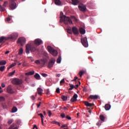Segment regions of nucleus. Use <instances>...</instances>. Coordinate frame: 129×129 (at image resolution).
Listing matches in <instances>:
<instances>
[{"label": "nucleus", "instance_id": "f257e3e1", "mask_svg": "<svg viewBox=\"0 0 129 129\" xmlns=\"http://www.w3.org/2000/svg\"><path fill=\"white\" fill-rule=\"evenodd\" d=\"M30 51L31 52H35L36 51L39 52V49H38L34 44H27L26 46V53L27 54L30 53Z\"/></svg>", "mask_w": 129, "mask_h": 129}, {"label": "nucleus", "instance_id": "f03ea898", "mask_svg": "<svg viewBox=\"0 0 129 129\" xmlns=\"http://www.w3.org/2000/svg\"><path fill=\"white\" fill-rule=\"evenodd\" d=\"M60 22H63L65 24H68L69 23L73 24V21L70 17H66V16L62 18V19L60 20Z\"/></svg>", "mask_w": 129, "mask_h": 129}, {"label": "nucleus", "instance_id": "7ed1b4c3", "mask_svg": "<svg viewBox=\"0 0 129 129\" xmlns=\"http://www.w3.org/2000/svg\"><path fill=\"white\" fill-rule=\"evenodd\" d=\"M81 42L83 46H84V47H85V48H87V47H88L89 45L87 40V38L86 37L81 38Z\"/></svg>", "mask_w": 129, "mask_h": 129}, {"label": "nucleus", "instance_id": "20e7f679", "mask_svg": "<svg viewBox=\"0 0 129 129\" xmlns=\"http://www.w3.org/2000/svg\"><path fill=\"white\" fill-rule=\"evenodd\" d=\"M18 34L17 33H14L8 37V40H12L13 41H15L18 37Z\"/></svg>", "mask_w": 129, "mask_h": 129}, {"label": "nucleus", "instance_id": "39448f33", "mask_svg": "<svg viewBox=\"0 0 129 129\" xmlns=\"http://www.w3.org/2000/svg\"><path fill=\"white\" fill-rule=\"evenodd\" d=\"M47 50L48 52L51 54V55L55 56L57 55V51H55L52 47L50 46H47Z\"/></svg>", "mask_w": 129, "mask_h": 129}, {"label": "nucleus", "instance_id": "423d86ee", "mask_svg": "<svg viewBox=\"0 0 129 129\" xmlns=\"http://www.w3.org/2000/svg\"><path fill=\"white\" fill-rule=\"evenodd\" d=\"M12 83L14 85H19L23 83V81L21 79L15 78L12 81Z\"/></svg>", "mask_w": 129, "mask_h": 129}, {"label": "nucleus", "instance_id": "0eeeda50", "mask_svg": "<svg viewBox=\"0 0 129 129\" xmlns=\"http://www.w3.org/2000/svg\"><path fill=\"white\" fill-rule=\"evenodd\" d=\"M17 0H9L10 7L11 9H15L17 7L15 1Z\"/></svg>", "mask_w": 129, "mask_h": 129}, {"label": "nucleus", "instance_id": "6e6552de", "mask_svg": "<svg viewBox=\"0 0 129 129\" xmlns=\"http://www.w3.org/2000/svg\"><path fill=\"white\" fill-rule=\"evenodd\" d=\"M26 39L24 37H20L17 41L18 44H21V46H24L26 43Z\"/></svg>", "mask_w": 129, "mask_h": 129}, {"label": "nucleus", "instance_id": "1a4fd4ad", "mask_svg": "<svg viewBox=\"0 0 129 129\" xmlns=\"http://www.w3.org/2000/svg\"><path fill=\"white\" fill-rule=\"evenodd\" d=\"M55 58H51L50 60H49V62H48V68L50 69L52 68L54 64L55 63Z\"/></svg>", "mask_w": 129, "mask_h": 129}, {"label": "nucleus", "instance_id": "9d476101", "mask_svg": "<svg viewBox=\"0 0 129 129\" xmlns=\"http://www.w3.org/2000/svg\"><path fill=\"white\" fill-rule=\"evenodd\" d=\"M34 44L36 46H40L43 44V41L41 39L37 38L35 40Z\"/></svg>", "mask_w": 129, "mask_h": 129}, {"label": "nucleus", "instance_id": "9b49d317", "mask_svg": "<svg viewBox=\"0 0 129 129\" xmlns=\"http://www.w3.org/2000/svg\"><path fill=\"white\" fill-rule=\"evenodd\" d=\"M99 98V96L98 95H90L88 97V99L90 100V99L92 100H97Z\"/></svg>", "mask_w": 129, "mask_h": 129}, {"label": "nucleus", "instance_id": "f8f14e48", "mask_svg": "<svg viewBox=\"0 0 129 129\" xmlns=\"http://www.w3.org/2000/svg\"><path fill=\"white\" fill-rule=\"evenodd\" d=\"M79 9L82 12L86 11V6L83 4H81L78 6Z\"/></svg>", "mask_w": 129, "mask_h": 129}, {"label": "nucleus", "instance_id": "ddd939ff", "mask_svg": "<svg viewBox=\"0 0 129 129\" xmlns=\"http://www.w3.org/2000/svg\"><path fill=\"white\" fill-rule=\"evenodd\" d=\"M78 97V96L77 94H74L72 98L71 99V101L72 102H76L78 100L77 99Z\"/></svg>", "mask_w": 129, "mask_h": 129}, {"label": "nucleus", "instance_id": "4468645a", "mask_svg": "<svg viewBox=\"0 0 129 129\" xmlns=\"http://www.w3.org/2000/svg\"><path fill=\"white\" fill-rule=\"evenodd\" d=\"M72 31L75 35H78L79 34V31L78 29L76 27L72 28Z\"/></svg>", "mask_w": 129, "mask_h": 129}, {"label": "nucleus", "instance_id": "2eb2a0df", "mask_svg": "<svg viewBox=\"0 0 129 129\" xmlns=\"http://www.w3.org/2000/svg\"><path fill=\"white\" fill-rule=\"evenodd\" d=\"M7 40H9L8 37H5L4 36H2L0 37V43L3 44V43H5Z\"/></svg>", "mask_w": 129, "mask_h": 129}, {"label": "nucleus", "instance_id": "dca6fc26", "mask_svg": "<svg viewBox=\"0 0 129 129\" xmlns=\"http://www.w3.org/2000/svg\"><path fill=\"white\" fill-rule=\"evenodd\" d=\"M7 91L10 94H13L14 93V91L12 88V87L11 86H9L7 88Z\"/></svg>", "mask_w": 129, "mask_h": 129}, {"label": "nucleus", "instance_id": "f3484780", "mask_svg": "<svg viewBox=\"0 0 129 129\" xmlns=\"http://www.w3.org/2000/svg\"><path fill=\"white\" fill-rule=\"evenodd\" d=\"M104 108L105 110L108 111L111 109V105H110V104H106V105H105Z\"/></svg>", "mask_w": 129, "mask_h": 129}, {"label": "nucleus", "instance_id": "a211bd4d", "mask_svg": "<svg viewBox=\"0 0 129 129\" xmlns=\"http://www.w3.org/2000/svg\"><path fill=\"white\" fill-rule=\"evenodd\" d=\"M84 103L87 107H91L93 106L92 103H89L88 101H84Z\"/></svg>", "mask_w": 129, "mask_h": 129}, {"label": "nucleus", "instance_id": "6ab92c4d", "mask_svg": "<svg viewBox=\"0 0 129 129\" xmlns=\"http://www.w3.org/2000/svg\"><path fill=\"white\" fill-rule=\"evenodd\" d=\"M34 78L37 80H41V77L40 75L38 73H36V74L34 75Z\"/></svg>", "mask_w": 129, "mask_h": 129}, {"label": "nucleus", "instance_id": "aec40b11", "mask_svg": "<svg viewBox=\"0 0 129 129\" xmlns=\"http://www.w3.org/2000/svg\"><path fill=\"white\" fill-rule=\"evenodd\" d=\"M46 63V60L45 59H41L40 62V64L41 65L42 67H43Z\"/></svg>", "mask_w": 129, "mask_h": 129}, {"label": "nucleus", "instance_id": "412c9836", "mask_svg": "<svg viewBox=\"0 0 129 129\" xmlns=\"http://www.w3.org/2000/svg\"><path fill=\"white\" fill-rule=\"evenodd\" d=\"M80 33L82 34H84L86 33V30L84 28H80L79 29Z\"/></svg>", "mask_w": 129, "mask_h": 129}, {"label": "nucleus", "instance_id": "4be33fe9", "mask_svg": "<svg viewBox=\"0 0 129 129\" xmlns=\"http://www.w3.org/2000/svg\"><path fill=\"white\" fill-rule=\"evenodd\" d=\"M79 3V2L78 0H72V4L75 6L77 5Z\"/></svg>", "mask_w": 129, "mask_h": 129}, {"label": "nucleus", "instance_id": "5701e85b", "mask_svg": "<svg viewBox=\"0 0 129 129\" xmlns=\"http://www.w3.org/2000/svg\"><path fill=\"white\" fill-rule=\"evenodd\" d=\"M35 72L34 71H32V72H29L28 73H25L26 76H32L34 74Z\"/></svg>", "mask_w": 129, "mask_h": 129}, {"label": "nucleus", "instance_id": "b1692460", "mask_svg": "<svg viewBox=\"0 0 129 129\" xmlns=\"http://www.w3.org/2000/svg\"><path fill=\"white\" fill-rule=\"evenodd\" d=\"M54 4L57 6H60L61 5V3L60 0H54Z\"/></svg>", "mask_w": 129, "mask_h": 129}, {"label": "nucleus", "instance_id": "393cba45", "mask_svg": "<svg viewBox=\"0 0 129 129\" xmlns=\"http://www.w3.org/2000/svg\"><path fill=\"white\" fill-rule=\"evenodd\" d=\"M16 65V63L14 62L12 64H10V66L8 68V70L12 69V68L14 67Z\"/></svg>", "mask_w": 129, "mask_h": 129}, {"label": "nucleus", "instance_id": "a878e982", "mask_svg": "<svg viewBox=\"0 0 129 129\" xmlns=\"http://www.w3.org/2000/svg\"><path fill=\"white\" fill-rule=\"evenodd\" d=\"M37 92L38 94L41 95V94H42L43 90L41 88H38L37 89Z\"/></svg>", "mask_w": 129, "mask_h": 129}, {"label": "nucleus", "instance_id": "bb28decb", "mask_svg": "<svg viewBox=\"0 0 129 129\" xmlns=\"http://www.w3.org/2000/svg\"><path fill=\"white\" fill-rule=\"evenodd\" d=\"M69 85H70V88H69V89H68L69 91H71V90H73L74 88H75L74 85H73L72 84H69Z\"/></svg>", "mask_w": 129, "mask_h": 129}, {"label": "nucleus", "instance_id": "cd10ccee", "mask_svg": "<svg viewBox=\"0 0 129 129\" xmlns=\"http://www.w3.org/2000/svg\"><path fill=\"white\" fill-rule=\"evenodd\" d=\"M6 63H7V61L6 60H2L0 61V66L6 65Z\"/></svg>", "mask_w": 129, "mask_h": 129}, {"label": "nucleus", "instance_id": "c85d7f7f", "mask_svg": "<svg viewBox=\"0 0 129 129\" xmlns=\"http://www.w3.org/2000/svg\"><path fill=\"white\" fill-rule=\"evenodd\" d=\"M61 99L63 101H66L68 99V97L67 96H65V95H62L61 96Z\"/></svg>", "mask_w": 129, "mask_h": 129}, {"label": "nucleus", "instance_id": "c756f323", "mask_svg": "<svg viewBox=\"0 0 129 129\" xmlns=\"http://www.w3.org/2000/svg\"><path fill=\"white\" fill-rule=\"evenodd\" d=\"M61 61V58L60 56H59V57L57 58V59L56 60V63H60Z\"/></svg>", "mask_w": 129, "mask_h": 129}, {"label": "nucleus", "instance_id": "7c9ffc66", "mask_svg": "<svg viewBox=\"0 0 129 129\" xmlns=\"http://www.w3.org/2000/svg\"><path fill=\"white\" fill-rule=\"evenodd\" d=\"M100 119L102 121H104L105 120V117H104V116H103V115H100Z\"/></svg>", "mask_w": 129, "mask_h": 129}, {"label": "nucleus", "instance_id": "2f4dec72", "mask_svg": "<svg viewBox=\"0 0 129 129\" xmlns=\"http://www.w3.org/2000/svg\"><path fill=\"white\" fill-rule=\"evenodd\" d=\"M23 53V49L21 48L19 51V55H22Z\"/></svg>", "mask_w": 129, "mask_h": 129}, {"label": "nucleus", "instance_id": "473e14b6", "mask_svg": "<svg viewBox=\"0 0 129 129\" xmlns=\"http://www.w3.org/2000/svg\"><path fill=\"white\" fill-rule=\"evenodd\" d=\"M16 73V71L14 70L13 72H11L9 74V76L11 77L14 75V74Z\"/></svg>", "mask_w": 129, "mask_h": 129}, {"label": "nucleus", "instance_id": "72a5a7b5", "mask_svg": "<svg viewBox=\"0 0 129 129\" xmlns=\"http://www.w3.org/2000/svg\"><path fill=\"white\" fill-rule=\"evenodd\" d=\"M102 122L101 120H99L98 122H97L96 125L100 127L102 124Z\"/></svg>", "mask_w": 129, "mask_h": 129}, {"label": "nucleus", "instance_id": "f704fd0d", "mask_svg": "<svg viewBox=\"0 0 129 129\" xmlns=\"http://www.w3.org/2000/svg\"><path fill=\"white\" fill-rule=\"evenodd\" d=\"M5 66H1L0 67V71L1 72H3L5 71Z\"/></svg>", "mask_w": 129, "mask_h": 129}, {"label": "nucleus", "instance_id": "c9c22d12", "mask_svg": "<svg viewBox=\"0 0 129 129\" xmlns=\"http://www.w3.org/2000/svg\"><path fill=\"white\" fill-rule=\"evenodd\" d=\"M84 71H80L79 73V75L80 76V77L81 78L82 77V76L84 75Z\"/></svg>", "mask_w": 129, "mask_h": 129}, {"label": "nucleus", "instance_id": "e433bc0d", "mask_svg": "<svg viewBox=\"0 0 129 129\" xmlns=\"http://www.w3.org/2000/svg\"><path fill=\"white\" fill-rule=\"evenodd\" d=\"M71 19L74 21L78 22V19L75 16H71Z\"/></svg>", "mask_w": 129, "mask_h": 129}, {"label": "nucleus", "instance_id": "4c0bfd02", "mask_svg": "<svg viewBox=\"0 0 129 129\" xmlns=\"http://www.w3.org/2000/svg\"><path fill=\"white\" fill-rule=\"evenodd\" d=\"M67 32L69 34H72V30L71 28H69L67 29Z\"/></svg>", "mask_w": 129, "mask_h": 129}, {"label": "nucleus", "instance_id": "58836bf2", "mask_svg": "<svg viewBox=\"0 0 129 129\" xmlns=\"http://www.w3.org/2000/svg\"><path fill=\"white\" fill-rule=\"evenodd\" d=\"M60 20L62 19V18L66 16L63 15V13L62 12H61L60 13Z\"/></svg>", "mask_w": 129, "mask_h": 129}, {"label": "nucleus", "instance_id": "ea45409f", "mask_svg": "<svg viewBox=\"0 0 129 129\" xmlns=\"http://www.w3.org/2000/svg\"><path fill=\"white\" fill-rule=\"evenodd\" d=\"M17 108H16V107H14V108H13L12 109V112L14 113L17 112Z\"/></svg>", "mask_w": 129, "mask_h": 129}, {"label": "nucleus", "instance_id": "a19ab883", "mask_svg": "<svg viewBox=\"0 0 129 129\" xmlns=\"http://www.w3.org/2000/svg\"><path fill=\"white\" fill-rule=\"evenodd\" d=\"M14 121V120L13 119H9L8 120V123L9 124H11Z\"/></svg>", "mask_w": 129, "mask_h": 129}, {"label": "nucleus", "instance_id": "79ce46f5", "mask_svg": "<svg viewBox=\"0 0 129 129\" xmlns=\"http://www.w3.org/2000/svg\"><path fill=\"white\" fill-rule=\"evenodd\" d=\"M65 83V80L64 79H62L60 81V85L61 86L62 84H64Z\"/></svg>", "mask_w": 129, "mask_h": 129}, {"label": "nucleus", "instance_id": "37998d69", "mask_svg": "<svg viewBox=\"0 0 129 129\" xmlns=\"http://www.w3.org/2000/svg\"><path fill=\"white\" fill-rule=\"evenodd\" d=\"M41 75L44 78H46L48 76V75L46 74H45V73H42V74H41Z\"/></svg>", "mask_w": 129, "mask_h": 129}, {"label": "nucleus", "instance_id": "c03bdc74", "mask_svg": "<svg viewBox=\"0 0 129 129\" xmlns=\"http://www.w3.org/2000/svg\"><path fill=\"white\" fill-rule=\"evenodd\" d=\"M5 10V8L2 7V6L0 5V11L2 12H4Z\"/></svg>", "mask_w": 129, "mask_h": 129}, {"label": "nucleus", "instance_id": "a18cd8bd", "mask_svg": "<svg viewBox=\"0 0 129 129\" xmlns=\"http://www.w3.org/2000/svg\"><path fill=\"white\" fill-rule=\"evenodd\" d=\"M60 116L62 118H64L66 117V115L64 113H61L60 114Z\"/></svg>", "mask_w": 129, "mask_h": 129}, {"label": "nucleus", "instance_id": "49530a36", "mask_svg": "<svg viewBox=\"0 0 129 129\" xmlns=\"http://www.w3.org/2000/svg\"><path fill=\"white\" fill-rule=\"evenodd\" d=\"M15 124L13 123L10 127L9 129H13L15 128Z\"/></svg>", "mask_w": 129, "mask_h": 129}, {"label": "nucleus", "instance_id": "de8ad7c7", "mask_svg": "<svg viewBox=\"0 0 129 129\" xmlns=\"http://www.w3.org/2000/svg\"><path fill=\"white\" fill-rule=\"evenodd\" d=\"M8 5V3L7 2H5L3 5V7H6Z\"/></svg>", "mask_w": 129, "mask_h": 129}, {"label": "nucleus", "instance_id": "09e8293b", "mask_svg": "<svg viewBox=\"0 0 129 129\" xmlns=\"http://www.w3.org/2000/svg\"><path fill=\"white\" fill-rule=\"evenodd\" d=\"M38 116H40L41 117V120L43 119V118H44L43 114H41V113L38 114Z\"/></svg>", "mask_w": 129, "mask_h": 129}, {"label": "nucleus", "instance_id": "8fccbe9b", "mask_svg": "<svg viewBox=\"0 0 129 129\" xmlns=\"http://www.w3.org/2000/svg\"><path fill=\"white\" fill-rule=\"evenodd\" d=\"M78 79V77H75L74 79L72 80V82H76L77 80Z\"/></svg>", "mask_w": 129, "mask_h": 129}, {"label": "nucleus", "instance_id": "3c124183", "mask_svg": "<svg viewBox=\"0 0 129 129\" xmlns=\"http://www.w3.org/2000/svg\"><path fill=\"white\" fill-rule=\"evenodd\" d=\"M35 63L37 64H40V60H36Z\"/></svg>", "mask_w": 129, "mask_h": 129}, {"label": "nucleus", "instance_id": "603ef678", "mask_svg": "<svg viewBox=\"0 0 129 129\" xmlns=\"http://www.w3.org/2000/svg\"><path fill=\"white\" fill-rule=\"evenodd\" d=\"M55 92L56 93H57V94H59L60 93V89L59 88H56V90L55 91Z\"/></svg>", "mask_w": 129, "mask_h": 129}, {"label": "nucleus", "instance_id": "864d4df0", "mask_svg": "<svg viewBox=\"0 0 129 129\" xmlns=\"http://www.w3.org/2000/svg\"><path fill=\"white\" fill-rule=\"evenodd\" d=\"M5 100V98L3 96L0 97V101H3Z\"/></svg>", "mask_w": 129, "mask_h": 129}, {"label": "nucleus", "instance_id": "5fc2aeb1", "mask_svg": "<svg viewBox=\"0 0 129 129\" xmlns=\"http://www.w3.org/2000/svg\"><path fill=\"white\" fill-rule=\"evenodd\" d=\"M48 116L50 117L52 115V113L51 112V111H50L49 110H48Z\"/></svg>", "mask_w": 129, "mask_h": 129}, {"label": "nucleus", "instance_id": "6e6d98bb", "mask_svg": "<svg viewBox=\"0 0 129 129\" xmlns=\"http://www.w3.org/2000/svg\"><path fill=\"white\" fill-rule=\"evenodd\" d=\"M61 76L60 74H55V77H56V78H59Z\"/></svg>", "mask_w": 129, "mask_h": 129}, {"label": "nucleus", "instance_id": "4d7b16f0", "mask_svg": "<svg viewBox=\"0 0 129 129\" xmlns=\"http://www.w3.org/2000/svg\"><path fill=\"white\" fill-rule=\"evenodd\" d=\"M66 118L69 119V120H71L72 118L71 117H70V116H68V115H67V116H66Z\"/></svg>", "mask_w": 129, "mask_h": 129}, {"label": "nucleus", "instance_id": "13d9d810", "mask_svg": "<svg viewBox=\"0 0 129 129\" xmlns=\"http://www.w3.org/2000/svg\"><path fill=\"white\" fill-rule=\"evenodd\" d=\"M3 108H4V109H6V108H7V105H6V104H3Z\"/></svg>", "mask_w": 129, "mask_h": 129}, {"label": "nucleus", "instance_id": "bf43d9fd", "mask_svg": "<svg viewBox=\"0 0 129 129\" xmlns=\"http://www.w3.org/2000/svg\"><path fill=\"white\" fill-rule=\"evenodd\" d=\"M79 87V85L78 84H77L75 86H74V88L75 89H78V88Z\"/></svg>", "mask_w": 129, "mask_h": 129}, {"label": "nucleus", "instance_id": "052dcab7", "mask_svg": "<svg viewBox=\"0 0 129 129\" xmlns=\"http://www.w3.org/2000/svg\"><path fill=\"white\" fill-rule=\"evenodd\" d=\"M29 58L31 59L32 62L34 61V59L33 58V57L32 56L29 57Z\"/></svg>", "mask_w": 129, "mask_h": 129}, {"label": "nucleus", "instance_id": "680f3d73", "mask_svg": "<svg viewBox=\"0 0 129 129\" xmlns=\"http://www.w3.org/2000/svg\"><path fill=\"white\" fill-rule=\"evenodd\" d=\"M58 122L53 121L51 122V123H52V124H58Z\"/></svg>", "mask_w": 129, "mask_h": 129}, {"label": "nucleus", "instance_id": "e2e57ef3", "mask_svg": "<svg viewBox=\"0 0 129 129\" xmlns=\"http://www.w3.org/2000/svg\"><path fill=\"white\" fill-rule=\"evenodd\" d=\"M31 98L32 99V100H33V101L35 100V97H34V95H32Z\"/></svg>", "mask_w": 129, "mask_h": 129}, {"label": "nucleus", "instance_id": "0e129e2a", "mask_svg": "<svg viewBox=\"0 0 129 129\" xmlns=\"http://www.w3.org/2000/svg\"><path fill=\"white\" fill-rule=\"evenodd\" d=\"M41 104V102H39V103L37 105V108H39L40 106V105Z\"/></svg>", "mask_w": 129, "mask_h": 129}, {"label": "nucleus", "instance_id": "69168bd1", "mask_svg": "<svg viewBox=\"0 0 129 129\" xmlns=\"http://www.w3.org/2000/svg\"><path fill=\"white\" fill-rule=\"evenodd\" d=\"M35 128L38 129L36 125H34V126H33V129H35Z\"/></svg>", "mask_w": 129, "mask_h": 129}, {"label": "nucleus", "instance_id": "338daca9", "mask_svg": "<svg viewBox=\"0 0 129 129\" xmlns=\"http://www.w3.org/2000/svg\"><path fill=\"white\" fill-rule=\"evenodd\" d=\"M2 88H5V85L4 83H2Z\"/></svg>", "mask_w": 129, "mask_h": 129}, {"label": "nucleus", "instance_id": "774afa93", "mask_svg": "<svg viewBox=\"0 0 129 129\" xmlns=\"http://www.w3.org/2000/svg\"><path fill=\"white\" fill-rule=\"evenodd\" d=\"M10 20H11V18H10L8 17V18H7V21H10Z\"/></svg>", "mask_w": 129, "mask_h": 129}]
</instances>
